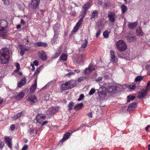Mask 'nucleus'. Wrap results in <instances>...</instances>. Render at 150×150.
<instances>
[{
    "mask_svg": "<svg viewBox=\"0 0 150 150\" xmlns=\"http://www.w3.org/2000/svg\"><path fill=\"white\" fill-rule=\"evenodd\" d=\"M86 11H87L86 10H85L84 9H83L82 10L81 12L80 15V17L81 18H84L86 14Z\"/></svg>",
    "mask_w": 150,
    "mask_h": 150,
    "instance_id": "nucleus-36",
    "label": "nucleus"
},
{
    "mask_svg": "<svg viewBox=\"0 0 150 150\" xmlns=\"http://www.w3.org/2000/svg\"><path fill=\"white\" fill-rule=\"evenodd\" d=\"M74 105V103L72 102H71L69 103L68 106V110H71L72 109V107Z\"/></svg>",
    "mask_w": 150,
    "mask_h": 150,
    "instance_id": "nucleus-41",
    "label": "nucleus"
},
{
    "mask_svg": "<svg viewBox=\"0 0 150 150\" xmlns=\"http://www.w3.org/2000/svg\"><path fill=\"white\" fill-rule=\"evenodd\" d=\"M58 108L56 107H52L49 109L47 111V114L50 116H51L54 114L58 111Z\"/></svg>",
    "mask_w": 150,
    "mask_h": 150,
    "instance_id": "nucleus-5",
    "label": "nucleus"
},
{
    "mask_svg": "<svg viewBox=\"0 0 150 150\" xmlns=\"http://www.w3.org/2000/svg\"><path fill=\"white\" fill-rule=\"evenodd\" d=\"M7 22L4 19L0 20V35L1 37L5 38L7 33L4 30V29L7 26Z\"/></svg>",
    "mask_w": 150,
    "mask_h": 150,
    "instance_id": "nucleus-2",
    "label": "nucleus"
},
{
    "mask_svg": "<svg viewBox=\"0 0 150 150\" xmlns=\"http://www.w3.org/2000/svg\"><path fill=\"white\" fill-rule=\"evenodd\" d=\"M70 136V133L67 132L64 135L63 138L61 140L62 142H63L66 140Z\"/></svg>",
    "mask_w": 150,
    "mask_h": 150,
    "instance_id": "nucleus-24",
    "label": "nucleus"
},
{
    "mask_svg": "<svg viewBox=\"0 0 150 150\" xmlns=\"http://www.w3.org/2000/svg\"><path fill=\"white\" fill-rule=\"evenodd\" d=\"M103 78L101 77H99L97 78L96 79V81L97 82H99V84L100 85V84H104V86L106 84L105 83H102L100 82V81H102V79Z\"/></svg>",
    "mask_w": 150,
    "mask_h": 150,
    "instance_id": "nucleus-40",
    "label": "nucleus"
},
{
    "mask_svg": "<svg viewBox=\"0 0 150 150\" xmlns=\"http://www.w3.org/2000/svg\"><path fill=\"white\" fill-rule=\"evenodd\" d=\"M21 24H23V25L25 24V22L24 21L23 19H21Z\"/></svg>",
    "mask_w": 150,
    "mask_h": 150,
    "instance_id": "nucleus-63",
    "label": "nucleus"
},
{
    "mask_svg": "<svg viewBox=\"0 0 150 150\" xmlns=\"http://www.w3.org/2000/svg\"><path fill=\"white\" fill-rule=\"evenodd\" d=\"M115 14L114 12H109L108 13V17L109 20L111 23H114L115 21Z\"/></svg>",
    "mask_w": 150,
    "mask_h": 150,
    "instance_id": "nucleus-6",
    "label": "nucleus"
},
{
    "mask_svg": "<svg viewBox=\"0 0 150 150\" xmlns=\"http://www.w3.org/2000/svg\"><path fill=\"white\" fill-rule=\"evenodd\" d=\"M40 71V67L38 68L35 71V72L33 76H35L38 73H39Z\"/></svg>",
    "mask_w": 150,
    "mask_h": 150,
    "instance_id": "nucleus-46",
    "label": "nucleus"
},
{
    "mask_svg": "<svg viewBox=\"0 0 150 150\" xmlns=\"http://www.w3.org/2000/svg\"><path fill=\"white\" fill-rule=\"evenodd\" d=\"M5 4L8 5L9 4V1L8 0H2Z\"/></svg>",
    "mask_w": 150,
    "mask_h": 150,
    "instance_id": "nucleus-53",
    "label": "nucleus"
},
{
    "mask_svg": "<svg viewBox=\"0 0 150 150\" xmlns=\"http://www.w3.org/2000/svg\"><path fill=\"white\" fill-rule=\"evenodd\" d=\"M4 145V142L0 141V149H2L3 148Z\"/></svg>",
    "mask_w": 150,
    "mask_h": 150,
    "instance_id": "nucleus-52",
    "label": "nucleus"
},
{
    "mask_svg": "<svg viewBox=\"0 0 150 150\" xmlns=\"http://www.w3.org/2000/svg\"><path fill=\"white\" fill-rule=\"evenodd\" d=\"M62 88L63 90H67L69 89V84L68 82L63 83L62 85Z\"/></svg>",
    "mask_w": 150,
    "mask_h": 150,
    "instance_id": "nucleus-25",
    "label": "nucleus"
},
{
    "mask_svg": "<svg viewBox=\"0 0 150 150\" xmlns=\"http://www.w3.org/2000/svg\"><path fill=\"white\" fill-rule=\"evenodd\" d=\"M83 19L82 18H80V19L78 21V22L76 24V25H77L78 26H79V27L82 23V22L83 21Z\"/></svg>",
    "mask_w": 150,
    "mask_h": 150,
    "instance_id": "nucleus-44",
    "label": "nucleus"
},
{
    "mask_svg": "<svg viewBox=\"0 0 150 150\" xmlns=\"http://www.w3.org/2000/svg\"><path fill=\"white\" fill-rule=\"evenodd\" d=\"M136 35L139 36H143L144 33L142 31V28L140 27H138L136 30Z\"/></svg>",
    "mask_w": 150,
    "mask_h": 150,
    "instance_id": "nucleus-14",
    "label": "nucleus"
},
{
    "mask_svg": "<svg viewBox=\"0 0 150 150\" xmlns=\"http://www.w3.org/2000/svg\"><path fill=\"white\" fill-rule=\"evenodd\" d=\"M69 84V88L71 89L76 86V81L73 80H70L68 81Z\"/></svg>",
    "mask_w": 150,
    "mask_h": 150,
    "instance_id": "nucleus-12",
    "label": "nucleus"
},
{
    "mask_svg": "<svg viewBox=\"0 0 150 150\" xmlns=\"http://www.w3.org/2000/svg\"><path fill=\"white\" fill-rule=\"evenodd\" d=\"M88 42V41L86 39L84 40L83 41V44L81 45V47L85 48L87 46V44Z\"/></svg>",
    "mask_w": 150,
    "mask_h": 150,
    "instance_id": "nucleus-38",
    "label": "nucleus"
},
{
    "mask_svg": "<svg viewBox=\"0 0 150 150\" xmlns=\"http://www.w3.org/2000/svg\"><path fill=\"white\" fill-rule=\"evenodd\" d=\"M95 69L94 67L89 65L88 68H86L84 71V74H87L88 73L92 71Z\"/></svg>",
    "mask_w": 150,
    "mask_h": 150,
    "instance_id": "nucleus-18",
    "label": "nucleus"
},
{
    "mask_svg": "<svg viewBox=\"0 0 150 150\" xmlns=\"http://www.w3.org/2000/svg\"><path fill=\"white\" fill-rule=\"evenodd\" d=\"M136 103L135 102H133L132 103L128 106L127 108V111L130 112L134 110V109L136 108Z\"/></svg>",
    "mask_w": 150,
    "mask_h": 150,
    "instance_id": "nucleus-17",
    "label": "nucleus"
},
{
    "mask_svg": "<svg viewBox=\"0 0 150 150\" xmlns=\"http://www.w3.org/2000/svg\"><path fill=\"white\" fill-rule=\"evenodd\" d=\"M84 56L83 55H80L78 57L77 62L78 63L80 64L82 63L84 59Z\"/></svg>",
    "mask_w": 150,
    "mask_h": 150,
    "instance_id": "nucleus-23",
    "label": "nucleus"
},
{
    "mask_svg": "<svg viewBox=\"0 0 150 150\" xmlns=\"http://www.w3.org/2000/svg\"><path fill=\"white\" fill-rule=\"evenodd\" d=\"M83 106V104L82 103H81L77 104L76 106L74 107V109L76 110H79L81 109Z\"/></svg>",
    "mask_w": 150,
    "mask_h": 150,
    "instance_id": "nucleus-28",
    "label": "nucleus"
},
{
    "mask_svg": "<svg viewBox=\"0 0 150 150\" xmlns=\"http://www.w3.org/2000/svg\"><path fill=\"white\" fill-rule=\"evenodd\" d=\"M122 14H124L127 10V6L125 5H122L121 7Z\"/></svg>",
    "mask_w": 150,
    "mask_h": 150,
    "instance_id": "nucleus-30",
    "label": "nucleus"
},
{
    "mask_svg": "<svg viewBox=\"0 0 150 150\" xmlns=\"http://www.w3.org/2000/svg\"><path fill=\"white\" fill-rule=\"evenodd\" d=\"M106 90L109 93H114L116 91V88L114 86H110Z\"/></svg>",
    "mask_w": 150,
    "mask_h": 150,
    "instance_id": "nucleus-11",
    "label": "nucleus"
},
{
    "mask_svg": "<svg viewBox=\"0 0 150 150\" xmlns=\"http://www.w3.org/2000/svg\"><path fill=\"white\" fill-rule=\"evenodd\" d=\"M95 91H95V89H94L93 88H92L90 90V91L89 93V95H93L95 93Z\"/></svg>",
    "mask_w": 150,
    "mask_h": 150,
    "instance_id": "nucleus-47",
    "label": "nucleus"
},
{
    "mask_svg": "<svg viewBox=\"0 0 150 150\" xmlns=\"http://www.w3.org/2000/svg\"><path fill=\"white\" fill-rule=\"evenodd\" d=\"M109 32L108 31H105L103 33V35L105 38H108L109 36Z\"/></svg>",
    "mask_w": 150,
    "mask_h": 150,
    "instance_id": "nucleus-42",
    "label": "nucleus"
},
{
    "mask_svg": "<svg viewBox=\"0 0 150 150\" xmlns=\"http://www.w3.org/2000/svg\"><path fill=\"white\" fill-rule=\"evenodd\" d=\"M15 65L17 68L20 69V66L19 64V63L17 62L16 63Z\"/></svg>",
    "mask_w": 150,
    "mask_h": 150,
    "instance_id": "nucleus-60",
    "label": "nucleus"
},
{
    "mask_svg": "<svg viewBox=\"0 0 150 150\" xmlns=\"http://www.w3.org/2000/svg\"><path fill=\"white\" fill-rule=\"evenodd\" d=\"M149 88H150V81L148 82L147 85L146 87V90H148Z\"/></svg>",
    "mask_w": 150,
    "mask_h": 150,
    "instance_id": "nucleus-54",
    "label": "nucleus"
},
{
    "mask_svg": "<svg viewBox=\"0 0 150 150\" xmlns=\"http://www.w3.org/2000/svg\"><path fill=\"white\" fill-rule=\"evenodd\" d=\"M28 148V146L27 145H25L24 146L22 149V150H27Z\"/></svg>",
    "mask_w": 150,
    "mask_h": 150,
    "instance_id": "nucleus-57",
    "label": "nucleus"
},
{
    "mask_svg": "<svg viewBox=\"0 0 150 150\" xmlns=\"http://www.w3.org/2000/svg\"><path fill=\"white\" fill-rule=\"evenodd\" d=\"M117 49L120 51H125L127 49V45L122 40H120L116 42Z\"/></svg>",
    "mask_w": 150,
    "mask_h": 150,
    "instance_id": "nucleus-4",
    "label": "nucleus"
},
{
    "mask_svg": "<svg viewBox=\"0 0 150 150\" xmlns=\"http://www.w3.org/2000/svg\"><path fill=\"white\" fill-rule=\"evenodd\" d=\"M24 96V93L22 92H21L16 96V99L18 100H20L23 98Z\"/></svg>",
    "mask_w": 150,
    "mask_h": 150,
    "instance_id": "nucleus-27",
    "label": "nucleus"
},
{
    "mask_svg": "<svg viewBox=\"0 0 150 150\" xmlns=\"http://www.w3.org/2000/svg\"><path fill=\"white\" fill-rule=\"evenodd\" d=\"M45 117V116L43 115L39 114L36 116V119L38 122L40 123L42 120V119Z\"/></svg>",
    "mask_w": 150,
    "mask_h": 150,
    "instance_id": "nucleus-16",
    "label": "nucleus"
},
{
    "mask_svg": "<svg viewBox=\"0 0 150 150\" xmlns=\"http://www.w3.org/2000/svg\"><path fill=\"white\" fill-rule=\"evenodd\" d=\"M10 129L11 130H13L15 129V125H12L10 127Z\"/></svg>",
    "mask_w": 150,
    "mask_h": 150,
    "instance_id": "nucleus-58",
    "label": "nucleus"
},
{
    "mask_svg": "<svg viewBox=\"0 0 150 150\" xmlns=\"http://www.w3.org/2000/svg\"><path fill=\"white\" fill-rule=\"evenodd\" d=\"M39 55L40 58L42 60H47V56L45 54V52L41 50L39 51Z\"/></svg>",
    "mask_w": 150,
    "mask_h": 150,
    "instance_id": "nucleus-9",
    "label": "nucleus"
},
{
    "mask_svg": "<svg viewBox=\"0 0 150 150\" xmlns=\"http://www.w3.org/2000/svg\"><path fill=\"white\" fill-rule=\"evenodd\" d=\"M4 139L5 143H7L8 146L9 147V137H6Z\"/></svg>",
    "mask_w": 150,
    "mask_h": 150,
    "instance_id": "nucleus-35",
    "label": "nucleus"
},
{
    "mask_svg": "<svg viewBox=\"0 0 150 150\" xmlns=\"http://www.w3.org/2000/svg\"><path fill=\"white\" fill-rule=\"evenodd\" d=\"M110 54L111 55L110 61L114 63L115 62V57L114 52L113 50H111L110 51Z\"/></svg>",
    "mask_w": 150,
    "mask_h": 150,
    "instance_id": "nucleus-19",
    "label": "nucleus"
},
{
    "mask_svg": "<svg viewBox=\"0 0 150 150\" xmlns=\"http://www.w3.org/2000/svg\"><path fill=\"white\" fill-rule=\"evenodd\" d=\"M104 5L106 7H108L110 5V2L107 1L106 3L104 4Z\"/></svg>",
    "mask_w": 150,
    "mask_h": 150,
    "instance_id": "nucleus-51",
    "label": "nucleus"
},
{
    "mask_svg": "<svg viewBox=\"0 0 150 150\" xmlns=\"http://www.w3.org/2000/svg\"><path fill=\"white\" fill-rule=\"evenodd\" d=\"M128 41L129 42H132L136 40L137 38L135 36H132L129 34V35L127 37Z\"/></svg>",
    "mask_w": 150,
    "mask_h": 150,
    "instance_id": "nucleus-13",
    "label": "nucleus"
},
{
    "mask_svg": "<svg viewBox=\"0 0 150 150\" xmlns=\"http://www.w3.org/2000/svg\"><path fill=\"white\" fill-rule=\"evenodd\" d=\"M23 112L21 111L12 117L14 120L19 119L23 115Z\"/></svg>",
    "mask_w": 150,
    "mask_h": 150,
    "instance_id": "nucleus-21",
    "label": "nucleus"
},
{
    "mask_svg": "<svg viewBox=\"0 0 150 150\" xmlns=\"http://www.w3.org/2000/svg\"><path fill=\"white\" fill-rule=\"evenodd\" d=\"M9 51L8 48H4L0 51V62L3 64L7 63L9 60Z\"/></svg>",
    "mask_w": 150,
    "mask_h": 150,
    "instance_id": "nucleus-1",
    "label": "nucleus"
},
{
    "mask_svg": "<svg viewBox=\"0 0 150 150\" xmlns=\"http://www.w3.org/2000/svg\"><path fill=\"white\" fill-rule=\"evenodd\" d=\"M100 33H101V30L100 29V30H98L96 33V36L97 38H98L99 36L100 35Z\"/></svg>",
    "mask_w": 150,
    "mask_h": 150,
    "instance_id": "nucleus-50",
    "label": "nucleus"
},
{
    "mask_svg": "<svg viewBox=\"0 0 150 150\" xmlns=\"http://www.w3.org/2000/svg\"><path fill=\"white\" fill-rule=\"evenodd\" d=\"M127 98L128 99H127V101L128 102H129L130 100H134L135 98V97L134 96H128Z\"/></svg>",
    "mask_w": 150,
    "mask_h": 150,
    "instance_id": "nucleus-39",
    "label": "nucleus"
},
{
    "mask_svg": "<svg viewBox=\"0 0 150 150\" xmlns=\"http://www.w3.org/2000/svg\"><path fill=\"white\" fill-rule=\"evenodd\" d=\"M86 77H81L79 78L78 79V81L79 82H81L82 81H84V80L86 79Z\"/></svg>",
    "mask_w": 150,
    "mask_h": 150,
    "instance_id": "nucleus-45",
    "label": "nucleus"
},
{
    "mask_svg": "<svg viewBox=\"0 0 150 150\" xmlns=\"http://www.w3.org/2000/svg\"><path fill=\"white\" fill-rule=\"evenodd\" d=\"M144 76H138L135 79L134 81L138 82L140 81L143 79Z\"/></svg>",
    "mask_w": 150,
    "mask_h": 150,
    "instance_id": "nucleus-34",
    "label": "nucleus"
},
{
    "mask_svg": "<svg viewBox=\"0 0 150 150\" xmlns=\"http://www.w3.org/2000/svg\"><path fill=\"white\" fill-rule=\"evenodd\" d=\"M67 58V56L66 54H62L61 56V59L62 60L66 61Z\"/></svg>",
    "mask_w": 150,
    "mask_h": 150,
    "instance_id": "nucleus-37",
    "label": "nucleus"
},
{
    "mask_svg": "<svg viewBox=\"0 0 150 150\" xmlns=\"http://www.w3.org/2000/svg\"><path fill=\"white\" fill-rule=\"evenodd\" d=\"M79 27V26L76 25L74 27L73 30L72 32L73 33L76 32L78 30Z\"/></svg>",
    "mask_w": 150,
    "mask_h": 150,
    "instance_id": "nucleus-43",
    "label": "nucleus"
},
{
    "mask_svg": "<svg viewBox=\"0 0 150 150\" xmlns=\"http://www.w3.org/2000/svg\"><path fill=\"white\" fill-rule=\"evenodd\" d=\"M37 81L36 80L35 82L30 88V91L33 92L35 90L37 86Z\"/></svg>",
    "mask_w": 150,
    "mask_h": 150,
    "instance_id": "nucleus-26",
    "label": "nucleus"
},
{
    "mask_svg": "<svg viewBox=\"0 0 150 150\" xmlns=\"http://www.w3.org/2000/svg\"><path fill=\"white\" fill-rule=\"evenodd\" d=\"M129 88L130 89L134 90L135 89L136 86L134 85H131L129 86Z\"/></svg>",
    "mask_w": 150,
    "mask_h": 150,
    "instance_id": "nucleus-49",
    "label": "nucleus"
},
{
    "mask_svg": "<svg viewBox=\"0 0 150 150\" xmlns=\"http://www.w3.org/2000/svg\"><path fill=\"white\" fill-rule=\"evenodd\" d=\"M40 0H32L31 3V5L33 9H36L38 6Z\"/></svg>",
    "mask_w": 150,
    "mask_h": 150,
    "instance_id": "nucleus-7",
    "label": "nucleus"
},
{
    "mask_svg": "<svg viewBox=\"0 0 150 150\" xmlns=\"http://www.w3.org/2000/svg\"><path fill=\"white\" fill-rule=\"evenodd\" d=\"M92 114L91 112H89L87 114V115L88 116L90 117H92Z\"/></svg>",
    "mask_w": 150,
    "mask_h": 150,
    "instance_id": "nucleus-62",
    "label": "nucleus"
},
{
    "mask_svg": "<svg viewBox=\"0 0 150 150\" xmlns=\"http://www.w3.org/2000/svg\"><path fill=\"white\" fill-rule=\"evenodd\" d=\"M90 5V2H87L86 4H85L84 5H83V9L87 11Z\"/></svg>",
    "mask_w": 150,
    "mask_h": 150,
    "instance_id": "nucleus-33",
    "label": "nucleus"
},
{
    "mask_svg": "<svg viewBox=\"0 0 150 150\" xmlns=\"http://www.w3.org/2000/svg\"><path fill=\"white\" fill-rule=\"evenodd\" d=\"M26 79L25 77H23L22 78L21 81L18 82V83L17 86L18 87H21L23 86L26 83Z\"/></svg>",
    "mask_w": 150,
    "mask_h": 150,
    "instance_id": "nucleus-15",
    "label": "nucleus"
},
{
    "mask_svg": "<svg viewBox=\"0 0 150 150\" xmlns=\"http://www.w3.org/2000/svg\"><path fill=\"white\" fill-rule=\"evenodd\" d=\"M150 127V125H147L145 128V130L146 131H148V129Z\"/></svg>",
    "mask_w": 150,
    "mask_h": 150,
    "instance_id": "nucleus-64",
    "label": "nucleus"
},
{
    "mask_svg": "<svg viewBox=\"0 0 150 150\" xmlns=\"http://www.w3.org/2000/svg\"><path fill=\"white\" fill-rule=\"evenodd\" d=\"M98 12L97 11H94L91 15V19L95 18L98 16Z\"/></svg>",
    "mask_w": 150,
    "mask_h": 150,
    "instance_id": "nucleus-29",
    "label": "nucleus"
},
{
    "mask_svg": "<svg viewBox=\"0 0 150 150\" xmlns=\"http://www.w3.org/2000/svg\"><path fill=\"white\" fill-rule=\"evenodd\" d=\"M30 66L32 67V71H34L35 70V67L34 66V64L32 63H31L30 64Z\"/></svg>",
    "mask_w": 150,
    "mask_h": 150,
    "instance_id": "nucleus-59",
    "label": "nucleus"
},
{
    "mask_svg": "<svg viewBox=\"0 0 150 150\" xmlns=\"http://www.w3.org/2000/svg\"><path fill=\"white\" fill-rule=\"evenodd\" d=\"M147 91L146 90L142 89L138 93V97L139 98H141L145 97L146 95Z\"/></svg>",
    "mask_w": 150,
    "mask_h": 150,
    "instance_id": "nucleus-8",
    "label": "nucleus"
},
{
    "mask_svg": "<svg viewBox=\"0 0 150 150\" xmlns=\"http://www.w3.org/2000/svg\"><path fill=\"white\" fill-rule=\"evenodd\" d=\"M35 45L38 47H46L48 46V44L47 43L41 42H37L35 43Z\"/></svg>",
    "mask_w": 150,
    "mask_h": 150,
    "instance_id": "nucleus-20",
    "label": "nucleus"
},
{
    "mask_svg": "<svg viewBox=\"0 0 150 150\" xmlns=\"http://www.w3.org/2000/svg\"><path fill=\"white\" fill-rule=\"evenodd\" d=\"M28 49H27L26 47H22L21 48V51L20 52V55L21 56H23L24 54V52H25L28 51Z\"/></svg>",
    "mask_w": 150,
    "mask_h": 150,
    "instance_id": "nucleus-31",
    "label": "nucleus"
},
{
    "mask_svg": "<svg viewBox=\"0 0 150 150\" xmlns=\"http://www.w3.org/2000/svg\"><path fill=\"white\" fill-rule=\"evenodd\" d=\"M61 52V50L60 48H59V49L56 52L54 56L53 57V58L55 59L57 58Z\"/></svg>",
    "mask_w": 150,
    "mask_h": 150,
    "instance_id": "nucleus-32",
    "label": "nucleus"
},
{
    "mask_svg": "<svg viewBox=\"0 0 150 150\" xmlns=\"http://www.w3.org/2000/svg\"><path fill=\"white\" fill-rule=\"evenodd\" d=\"M48 121H45L43 122V123L41 125V126H43L44 125H46V124H47L48 123Z\"/></svg>",
    "mask_w": 150,
    "mask_h": 150,
    "instance_id": "nucleus-61",
    "label": "nucleus"
},
{
    "mask_svg": "<svg viewBox=\"0 0 150 150\" xmlns=\"http://www.w3.org/2000/svg\"><path fill=\"white\" fill-rule=\"evenodd\" d=\"M137 24V22H135L133 23H129L128 25V27L129 29H133L136 28Z\"/></svg>",
    "mask_w": 150,
    "mask_h": 150,
    "instance_id": "nucleus-22",
    "label": "nucleus"
},
{
    "mask_svg": "<svg viewBox=\"0 0 150 150\" xmlns=\"http://www.w3.org/2000/svg\"><path fill=\"white\" fill-rule=\"evenodd\" d=\"M33 64H34V66H37L38 65V62L37 60H35L33 62Z\"/></svg>",
    "mask_w": 150,
    "mask_h": 150,
    "instance_id": "nucleus-55",
    "label": "nucleus"
},
{
    "mask_svg": "<svg viewBox=\"0 0 150 150\" xmlns=\"http://www.w3.org/2000/svg\"><path fill=\"white\" fill-rule=\"evenodd\" d=\"M100 86L101 87L100 88L98 91V98L100 100H102L104 99L107 96L106 88L104 86V84H100Z\"/></svg>",
    "mask_w": 150,
    "mask_h": 150,
    "instance_id": "nucleus-3",
    "label": "nucleus"
},
{
    "mask_svg": "<svg viewBox=\"0 0 150 150\" xmlns=\"http://www.w3.org/2000/svg\"><path fill=\"white\" fill-rule=\"evenodd\" d=\"M28 101L30 102V105H33V103H34L37 102L38 101L36 97L34 95L29 97L28 98Z\"/></svg>",
    "mask_w": 150,
    "mask_h": 150,
    "instance_id": "nucleus-10",
    "label": "nucleus"
},
{
    "mask_svg": "<svg viewBox=\"0 0 150 150\" xmlns=\"http://www.w3.org/2000/svg\"><path fill=\"white\" fill-rule=\"evenodd\" d=\"M84 98V95L83 94H81L79 98L77 99V100L78 101H80L81 100H82Z\"/></svg>",
    "mask_w": 150,
    "mask_h": 150,
    "instance_id": "nucleus-48",
    "label": "nucleus"
},
{
    "mask_svg": "<svg viewBox=\"0 0 150 150\" xmlns=\"http://www.w3.org/2000/svg\"><path fill=\"white\" fill-rule=\"evenodd\" d=\"M29 132L30 134L32 135V134L34 132V131L33 129L30 128L29 129Z\"/></svg>",
    "mask_w": 150,
    "mask_h": 150,
    "instance_id": "nucleus-56",
    "label": "nucleus"
}]
</instances>
